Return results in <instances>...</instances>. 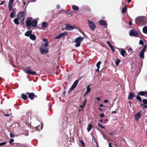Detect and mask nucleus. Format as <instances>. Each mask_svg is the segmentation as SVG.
Listing matches in <instances>:
<instances>
[{
    "instance_id": "34",
    "label": "nucleus",
    "mask_w": 147,
    "mask_h": 147,
    "mask_svg": "<svg viewBox=\"0 0 147 147\" xmlns=\"http://www.w3.org/2000/svg\"><path fill=\"white\" fill-rule=\"evenodd\" d=\"M136 99H137V100H138L140 102H141V98L139 95H137L136 97Z\"/></svg>"
},
{
    "instance_id": "2",
    "label": "nucleus",
    "mask_w": 147,
    "mask_h": 147,
    "mask_svg": "<svg viewBox=\"0 0 147 147\" xmlns=\"http://www.w3.org/2000/svg\"><path fill=\"white\" fill-rule=\"evenodd\" d=\"M84 39V38L82 36H80L76 38L74 42L76 43L75 45L76 47H79L80 46L81 42H82Z\"/></svg>"
},
{
    "instance_id": "50",
    "label": "nucleus",
    "mask_w": 147,
    "mask_h": 147,
    "mask_svg": "<svg viewBox=\"0 0 147 147\" xmlns=\"http://www.w3.org/2000/svg\"><path fill=\"white\" fill-rule=\"evenodd\" d=\"M107 44L110 47V46H111V45H112L110 42L109 41H107Z\"/></svg>"
},
{
    "instance_id": "51",
    "label": "nucleus",
    "mask_w": 147,
    "mask_h": 147,
    "mask_svg": "<svg viewBox=\"0 0 147 147\" xmlns=\"http://www.w3.org/2000/svg\"><path fill=\"white\" fill-rule=\"evenodd\" d=\"M141 105L142 106H143V107H144L145 108L147 109V106H146V105L144 104H141Z\"/></svg>"
},
{
    "instance_id": "40",
    "label": "nucleus",
    "mask_w": 147,
    "mask_h": 147,
    "mask_svg": "<svg viewBox=\"0 0 147 147\" xmlns=\"http://www.w3.org/2000/svg\"><path fill=\"white\" fill-rule=\"evenodd\" d=\"M80 142L81 143V144L83 146V147H85V145L84 143V142L83 141L81 140H80Z\"/></svg>"
},
{
    "instance_id": "19",
    "label": "nucleus",
    "mask_w": 147,
    "mask_h": 147,
    "mask_svg": "<svg viewBox=\"0 0 147 147\" xmlns=\"http://www.w3.org/2000/svg\"><path fill=\"white\" fill-rule=\"evenodd\" d=\"M32 31L31 30L28 31L25 33V35L26 36L30 37V35L32 34Z\"/></svg>"
},
{
    "instance_id": "14",
    "label": "nucleus",
    "mask_w": 147,
    "mask_h": 147,
    "mask_svg": "<svg viewBox=\"0 0 147 147\" xmlns=\"http://www.w3.org/2000/svg\"><path fill=\"white\" fill-rule=\"evenodd\" d=\"M125 49L128 51V53L129 55L132 54V48L129 46L126 47Z\"/></svg>"
},
{
    "instance_id": "35",
    "label": "nucleus",
    "mask_w": 147,
    "mask_h": 147,
    "mask_svg": "<svg viewBox=\"0 0 147 147\" xmlns=\"http://www.w3.org/2000/svg\"><path fill=\"white\" fill-rule=\"evenodd\" d=\"M120 61L119 59H117L115 62V65L117 66L119 65Z\"/></svg>"
},
{
    "instance_id": "53",
    "label": "nucleus",
    "mask_w": 147,
    "mask_h": 147,
    "mask_svg": "<svg viewBox=\"0 0 147 147\" xmlns=\"http://www.w3.org/2000/svg\"><path fill=\"white\" fill-rule=\"evenodd\" d=\"M4 115L6 117H8L10 115L9 114H4Z\"/></svg>"
},
{
    "instance_id": "8",
    "label": "nucleus",
    "mask_w": 147,
    "mask_h": 147,
    "mask_svg": "<svg viewBox=\"0 0 147 147\" xmlns=\"http://www.w3.org/2000/svg\"><path fill=\"white\" fill-rule=\"evenodd\" d=\"M40 52L42 54L47 53L48 52V51L47 48L45 49L42 47L40 48Z\"/></svg>"
},
{
    "instance_id": "24",
    "label": "nucleus",
    "mask_w": 147,
    "mask_h": 147,
    "mask_svg": "<svg viewBox=\"0 0 147 147\" xmlns=\"http://www.w3.org/2000/svg\"><path fill=\"white\" fill-rule=\"evenodd\" d=\"M32 40H35L36 39L35 35L34 34H32L29 37Z\"/></svg>"
},
{
    "instance_id": "46",
    "label": "nucleus",
    "mask_w": 147,
    "mask_h": 147,
    "mask_svg": "<svg viewBox=\"0 0 147 147\" xmlns=\"http://www.w3.org/2000/svg\"><path fill=\"white\" fill-rule=\"evenodd\" d=\"M10 137L11 138H13L14 137V135L11 133L10 134Z\"/></svg>"
},
{
    "instance_id": "1",
    "label": "nucleus",
    "mask_w": 147,
    "mask_h": 147,
    "mask_svg": "<svg viewBox=\"0 0 147 147\" xmlns=\"http://www.w3.org/2000/svg\"><path fill=\"white\" fill-rule=\"evenodd\" d=\"M135 22L138 26H143L146 24L147 23V19L144 16L138 17L135 19Z\"/></svg>"
},
{
    "instance_id": "20",
    "label": "nucleus",
    "mask_w": 147,
    "mask_h": 147,
    "mask_svg": "<svg viewBox=\"0 0 147 147\" xmlns=\"http://www.w3.org/2000/svg\"><path fill=\"white\" fill-rule=\"evenodd\" d=\"M72 8L74 11L78 10L79 9V7L75 5H73L72 6Z\"/></svg>"
},
{
    "instance_id": "61",
    "label": "nucleus",
    "mask_w": 147,
    "mask_h": 147,
    "mask_svg": "<svg viewBox=\"0 0 147 147\" xmlns=\"http://www.w3.org/2000/svg\"><path fill=\"white\" fill-rule=\"evenodd\" d=\"M112 113H117V111H112Z\"/></svg>"
},
{
    "instance_id": "42",
    "label": "nucleus",
    "mask_w": 147,
    "mask_h": 147,
    "mask_svg": "<svg viewBox=\"0 0 147 147\" xmlns=\"http://www.w3.org/2000/svg\"><path fill=\"white\" fill-rule=\"evenodd\" d=\"M139 44L140 45H142V46H143V45H144V42H143V41L142 40H140L139 41Z\"/></svg>"
},
{
    "instance_id": "21",
    "label": "nucleus",
    "mask_w": 147,
    "mask_h": 147,
    "mask_svg": "<svg viewBox=\"0 0 147 147\" xmlns=\"http://www.w3.org/2000/svg\"><path fill=\"white\" fill-rule=\"evenodd\" d=\"M145 51H143V50H141L140 54V58L142 59H144V54Z\"/></svg>"
},
{
    "instance_id": "32",
    "label": "nucleus",
    "mask_w": 147,
    "mask_h": 147,
    "mask_svg": "<svg viewBox=\"0 0 147 147\" xmlns=\"http://www.w3.org/2000/svg\"><path fill=\"white\" fill-rule=\"evenodd\" d=\"M127 7L126 6H125L122 9V12L123 13H124L127 11Z\"/></svg>"
},
{
    "instance_id": "38",
    "label": "nucleus",
    "mask_w": 147,
    "mask_h": 147,
    "mask_svg": "<svg viewBox=\"0 0 147 147\" xmlns=\"http://www.w3.org/2000/svg\"><path fill=\"white\" fill-rule=\"evenodd\" d=\"M14 0H9V2L8 5H12V4Z\"/></svg>"
},
{
    "instance_id": "9",
    "label": "nucleus",
    "mask_w": 147,
    "mask_h": 147,
    "mask_svg": "<svg viewBox=\"0 0 147 147\" xmlns=\"http://www.w3.org/2000/svg\"><path fill=\"white\" fill-rule=\"evenodd\" d=\"M138 35V32L135 30H131L129 33L130 36H137Z\"/></svg>"
},
{
    "instance_id": "45",
    "label": "nucleus",
    "mask_w": 147,
    "mask_h": 147,
    "mask_svg": "<svg viewBox=\"0 0 147 147\" xmlns=\"http://www.w3.org/2000/svg\"><path fill=\"white\" fill-rule=\"evenodd\" d=\"M146 45H144L143 48V49L141 50H143V51H144L146 52Z\"/></svg>"
},
{
    "instance_id": "11",
    "label": "nucleus",
    "mask_w": 147,
    "mask_h": 147,
    "mask_svg": "<svg viewBox=\"0 0 147 147\" xmlns=\"http://www.w3.org/2000/svg\"><path fill=\"white\" fill-rule=\"evenodd\" d=\"M32 18H28L26 22V25L28 26H30L31 25Z\"/></svg>"
},
{
    "instance_id": "3",
    "label": "nucleus",
    "mask_w": 147,
    "mask_h": 147,
    "mask_svg": "<svg viewBox=\"0 0 147 147\" xmlns=\"http://www.w3.org/2000/svg\"><path fill=\"white\" fill-rule=\"evenodd\" d=\"M25 14L24 11L19 12L17 15V17L22 22H23L25 19Z\"/></svg>"
},
{
    "instance_id": "12",
    "label": "nucleus",
    "mask_w": 147,
    "mask_h": 147,
    "mask_svg": "<svg viewBox=\"0 0 147 147\" xmlns=\"http://www.w3.org/2000/svg\"><path fill=\"white\" fill-rule=\"evenodd\" d=\"M16 9H13L12 10V11L10 14V17L13 18H14V16L16 15Z\"/></svg>"
},
{
    "instance_id": "57",
    "label": "nucleus",
    "mask_w": 147,
    "mask_h": 147,
    "mask_svg": "<svg viewBox=\"0 0 147 147\" xmlns=\"http://www.w3.org/2000/svg\"><path fill=\"white\" fill-rule=\"evenodd\" d=\"M4 2H5L4 1H2V2L1 3H0V5H3L4 4Z\"/></svg>"
},
{
    "instance_id": "37",
    "label": "nucleus",
    "mask_w": 147,
    "mask_h": 147,
    "mask_svg": "<svg viewBox=\"0 0 147 147\" xmlns=\"http://www.w3.org/2000/svg\"><path fill=\"white\" fill-rule=\"evenodd\" d=\"M101 62L99 61H98L96 64V66L97 68H99L100 65L101 64Z\"/></svg>"
},
{
    "instance_id": "13",
    "label": "nucleus",
    "mask_w": 147,
    "mask_h": 147,
    "mask_svg": "<svg viewBox=\"0 0 147 147\" xmlns=\"http://www.w3.org/2000/svg\"><path fill=\"white\" fill-rule=\"evenodd\" d=\"M42 41L45 42V44H42L41 45V46L42 47H46L48 45V43L47 42V39L45 38L43 39L42 40Z\"/></svg>"
},
{
    "instance_id": "48",
    "label": "nucleus",
    "mask_w": 147,
    "mask_h": 147,
    "mask_svg": "<svg viewBox=\"0 0 147 147\" xmlns=\"http://www.w3.org/2000/svg\"><path fill=\"white\" fill-rule=\"evenodd\" d=\"M109 47L111 48V49L112 50V51L113 52H114V50L115 49H114V47H113V46L111 45V46H110Z\"/></svg>"
},
{
    "instance_id": "56",
    "label": "nucleus",
    "mask_w": 147,
    "mask_h": 147,
    "mask_svg": "<svg viewBox=\"0 0 147 147\" xmlns=\"http://www.w3.org/2000/svg\"><path fill=\"white\" fill-rule=\"evenodd\" d=\"M23 134L25 135V136H28V134L27 133H24V134Z\"/></svg>"
},
{
    "instance_id": "59",
    "label": "nucleus",
    "mask_w": 147,
    "mask_h": 147,
    "mask_svg": "<svg viewBox=\"0 0 147 147\" xmlns=\"http://www.w3.org/2000/svg\"><path fill=\"white\" fill-rule=\"evenodd\" d=\"M65 94V91H64L63 93V96L64 97Z\"/></svg>"
},
{
    "instance_id": "22",
    "label": "nucleus",
    "mask_w": 147,
    "mask_h": 147,
    "mask_svg": "<svg viewBox=\"0 0 147 147\" xmlns=\"http://www.w3.org/2000/svg\"><path fill=\"white\" fill-rule=\"evenodd\" d=\"M37 24V22L36 21H33L32 22L31 26L34 27H36Z\"/></svg>"
},
{
    "instance_id": "31",
    "label": "nucleus",
    "mask_w": 147,
    "mask_h": 147,
    "mask_svg": "<svg viewBox=\"0 0 147 147\" xmlns=\"http://www.w3.org/2000/svg\"><path fill=\"white\" fill-rule=\"evenodd\" d=\"M42 26L43 28H46L47 26V24L46 22H43L42 24Z\"/></svg>"
},
{
    "instance_id": "41",
    "label": "nucleus",
    "mask_w": 147,
    "mask_h": 147,
    "mask_svg": "<svg viewBox=\"0 0 147 147\" xmlns=\"http://www.w3.org/2000/svg\"><path fill=\"white\" fill-rule=\"evenodd\" d=\"M40 123L41 124V128H40V129H38V127H39V126H37L36 127V129L37 130H38V129L39 130H41L42 128V127H43V124H42V123Z\"/></svg>"
},
{
    "instance_id": "4",
    "label": "nucleus",
    "mask_w": 147,
    "mask_h": 147,
    "mask_svg": "<svg viewBox=\"0 0 147 147\" xmlns=\"http://www.w3.org/2000/svg\"><path fill=\"white\" fill-rule=\"evenodd\" d=\"M88 25L92 31H94L95 29L96 25L95 23L91 20H88Z\"/></svg>"
},
{
    "instance_id": "17",
    "label": "nucleus",
    "mask_w": 147,
    "mask_h": 147,
    "mask_svg": "<svg viewBox=\"0 0 147 147\" xmlns=\"http://www.w3.org/2000/svg\"><path fill=\"white\" fill-rule=\"evenodd\" d=\"M34 97L35 95L34 93L31 92L29 93L28 97L30 99L33 100Z\"/></svg>"
},
{
    "instance_id": "64",
    "label": "nucleus",
    "mask_w": 147,
    "mask_h": 147,
    "mask_svg": "<svg viewBox=\"0 0 147 147\" xmlns=\"http://www.w3.org/2000/svg\"><path fill=\"white\" fill-rule=\"evenodd\" d=\"M99 106L102 107H104V106L102 104H101L99 105Z\"/></svg>"
},
{
    "instance_id": "62",
    "label": "nucleus",
    "mask_w": 147,
    "mask_h": 147,
    "mask_svg": "<svg viewBox=\"0 0 147 147\" xmlns=\"http://www.w3.org/2000/svg\"><path fill=\"white\" fill-rule=\"evenodd\" d=\"M96 99L98 101H100V98L99 97H97Z\"/></svg>"
},
{
    "instance_id": "55",
    "label": "nucleus",
    "mask_w": 147,
    "mask_h": 147,
    "mask_svg": "<svg viewBox=\"0 0 147 147\" xmlns=\"http://www.w3.org/2000/svg\"><path fill=\"white\" fill-rule=\"evenodd\" d=\"M56 7L57 9H59L60 7V6L59 5H57Z\"/></svg>"
},
{
    "instance_id": "10",
    "label": "nucleus",
    "mask_w": 147,
    "mask_h": 147,
    "mask_svg": "<svg viewBox=\"0 0 147 147\" xmlns=\"http://www.w3.org/2000/svg\"><path fill=\"white\" fill-rule=\"evenodd\" d=\"M65 29L68 30H73L75 28L73 26H70L68 24H66L65 25Z\"/></svg>"
},
{
    "instance_id": "15",
    "label": "nucleus",
    "mask_w": 147,
    "mask_h": 147,
    "mask_svg": "<svg viewBox=\"0 0 147 147\" xmlns=\"http://www.w3.org/2000/svg\"><path fill=\"white\" fill-rule=\"evenodd\" d=\"M139 94L141 96H144L146 97H147V92L141 91L139 92Z\"/></svg>"
},
{
    "instance_id": "39",
    "label": "nucleus",
    "mask_w": 147,
    "mask_h": 147,
    "mask_svg": "<svg viewBox=\"0 0 147 147\" xmlns=\"http://www.w3.org/2000/svg\"><path fill=\"white\" fill-rule=\"evenodd\" d=\"M142 101L144 103L147 105V99H144L142 100Z\"/></svg>"
},
{
    "instance_id": "5",
    "label": "nucleus",
    "mask_w": 147,
    "mask_h": 147,
    "mask_svg": "<svg viewBox=\"0 0 147 147\" xmlns=\"http://www.w3.org/2000/svg\"><path fill=\"white\" fill-rule=\"evenodd\" d=\"M31 68L30 67H28L27 69H25L24 70L25 73L27 74H30L32 75L36 74V72L35 71H30Z\"/></svg>"
},
{
    "instance_id": "58",
    "label": "nucleus",
    "mask_w": 147,
    "mask_h": 147,
    "mask_svg": "<svg viewBox=\"0 0 147 147\" xmlns=\"http://www.w3.org/2000/svg\"><path fill=\"white\" fill-rule=\"evenodd\" d=\"M129 24L130 25H132V22L131 21H130V22H129Z\"/></svg>"
},
{
    "instance_id": "43",
    "label": "nucleus",
    "mask_w": 147,
    "mask_h": 147,
    "mask_svg": "<svg viewBox=\"0 0 147 147\" xmlns=\"http://www.w3.org/2000/svg\"><path fill=\"white\" fill-rule=\"evenodd\" d=\"M98 126H99V127H100L101 128H102V129H105V127L102 125L101 124H100V123H98Z\"/></svg>"
},
{
    "instance_id": "23",
    "label": "nucleus",
    "mask_w": 147,
    "mask_h": 147,
    "mask_svg": "<svg viewBox=\"0 0 147 147\" xmlns=\"http://www.w3.org/2000/svg\"><path fill=\"white\" fill-rule=\"evenodd\" d=\"M99 24L102 26H105V22L104 20H100L99 22Z\"/></svg>"
},
{
    "instance_id": "25",
    "label": "nucleus",
    "mask_w": 147,
    "mask_h": 147,
    "mask_svg": "<svg viewBox=\"0 0 147 147\" xmlns=\"http://www.w3.org/2000/svg\"><path fill=\"white\" fill-rule=\"evenodd\" d=\"M92 127V126L91 124L90 123L88 125V127L87 129V131L88 132H89L91 130Z\"/></svg>"
},
{
    "instance_id": "44",
    "label": "nucleus",
    "mask_w": 147,
    "mask_h": 147,
    "mask_svg": "<svg viewBox=\"0 0 147 147\" xmlns=\"http://www.w3.org/2000/svg\"><path fill=\"white\" fill-rule=\"evenodd\" d=\"M14 142V140L13 139H11L9 141V143L10 144H11Z\"/></svg>"
},
{
    "instance_id": "26",
    "label": "nucleus",
    "mask_w": 147,
    "mask_h": 147,
    "mask_svg": "<svg viewBox=\"0 0 147 147\" xmlns=\"http://www.w3.org/2000/svg\"><path fill=\"white\" fill-rule=\"evenodd\" d=\"M19 19L17 17V18H15L13 20V22L16 25H18L19 24V22L18 21Z\"/></svg>"
},
{
    "instance_id": "47",
    "label": "nucleus",
    "mask_w": 147,
    "mask_h": 147,
    "mask_svg": "<svg viewBox=\"0 0 147 147\" xmlns=\"http://www.w3.org/2000/svg\"><path fill=\"white\" fill-rule=\"evenodd\" d=\"M6 142H3L0 143V146H2L5 144Z\"/></svg>"
},
{
    "instance_id": "63",
    "label": "nucleus",
    "mask_w": 147,
    "mask_h": 147,
    "mask_svg": "<svg viewBox=\"0 0 147 147\" xmlns=\"http://www.w3.org/2000/svg\"><path fill=\"white\" fill-rule=\"evenodd\" d=\"M109 147H113L111 146V144L110 143H109Z\"/></svg>"
},
{
    "instance_id": "54",
    "label": "nucleus",
    "mask_w": 147,
    "mask_h": 147,
    "mask_svg": "<svg viewBox=\"0 0 147 147\" xmlns=\"http://www.w3.org/2000/svg\"><path fill=\"white\" fill-rule=\"evenodd\" d=\"M102 136H103V137L105 139V140H106L107 139H106V137H105V135H104V134H103V133H102Z\"/></svg>"
},
{
    "instance_id": "52",
    "label": "nucleus",
    "mask_w": 147,
    "mask_h": 147,
    "mask_svg": "<svg viewBox=\"0 0 147 147\" xmlns=\"http://www.w3.org/2000/svg\"><path fill=\"white\" fill-rule=\"evenodd\" d=\"M104 102L105 103H107L108 102V100H105L104 101Z\"/></svg>"
},
{
    "instance_id": "6",
    "label": "nucleus",
    "mask_w": 147,
    "mask_h": 147,
    "mask_svg": "<svg viewBox=\"0 0 147 147\" xmlns=\"http://www.w3.org/2000/svg\"><path fill=\"white\" fill-rule=\"evenodd\" d=\"M67 32H65L62 33L60 34L59 35L55 37V39H59L67 35Z\"/></svg>"
},
{
    "instance_id": "29",
    "label": "nucleus",
    "mask_w": 147,
    "mask_h": 147,
    "mask_svg": "<svg viewBox=\"0 0 147 147\" xmlns=\"http://www.w3.org/2000/svg\"><path fill=\"white\" fill-rule=\"evenodd\" d=\"M125 51L123 49H121L120 51V54H121L123 57H124L125 56Z\"/></svg>"
},
{
    "instance_id": "33",
    "label": "nucleus",
    "mask_w": 147,
    "mask_h": 147,
    "mask_svg": "<svg viewBox=\"0 0 147 147\" xmlns=\"http://www.w3.org/2000/svg\"><path fill=\"white\" fill-rule=\"evenodd\" d=\"M87 100L86 99H85L83 102V105H81L80 107L82 108H84L85 106Z\"/></svg>"
},
{
    "instance_id": "27",
    "label": "nucleus",
    "mask_w": 147,
    "mask_h": 147,
    "mask_svg": "<svg viewBox=\"0 0 147 147\" xmlns=\"http://www.w3.org/2000/svg\"><path fill=\"white\" fill-rule=\"evenodd\" d=\"M90 85L87 86L86 91L85 92V94H87L90 92L91 90V88H90Z\"/></svg>"
},
{
    "instance_id": "28",
    "label": "nucleus",
    "mask_w": 147,
    "mask_h": 147,
    "mask_svg": "<svg viewBox=\"0 0 147 147\" xmlns=\"http://www.w3.org/2000/svg\"><path fill=\"white\" fill-rule=\"evenodd\" d=\"M22 98L24 100H26L27 98V96L24 94H22L21 95Z\"/></svg>"
},
{
    "instance_id": "16",
    "label": "nucleus",
    "mask_w": 147,
    "mask_h": 147,
    "mask_svg": "<svg viewBox=\"0 0 147 147\" xmlns=\"http://www.w3.org/2000/svg\"><path fill=\"white\" fill-rule=\"evenodd\" d=\"M141 114L140 112H138L134 115L135 118L136 119L138 120L140 117Z\"/></svg>"
},
{
    "instance_id": "36",
    "label": "nucleus",
    "mask_w": 147,
    "mask_h": 147,
    "mask_svg": "<svg viewBox=\"0 0 147 147\" xmlns=\"http://www.w3.org/2000/svg\"><path fill=\"white\" fill-rule=\"evenodd\" d=\"M8 9L9 11H11L12 9V5H8Z\"/></svg>"
},
{
    "instance_id": "18",
    "label": "nucleus",
    "mask_w": 147,
    "mask_h": 147,
    "mask_svg": "<svg viewBox=\"0 0 147 147\" xmlns=\"http://www.w3.org/2000/svg\"><path fill=\"white\" fill-rule=\"evenodd\" d=\"M134 96H135L134 94L133 93L131 92L129 93L128 98L129 99L131 100L133 98H134Z\"/></svg>"
},
{
    "instance_id": "60",
    "label": "nucleus",
    "mask_w": 147,
    "mask_h": 147,
    "mask_svg": "<svg viewBox=\"0 0 147 147\" xmlns=\"http://www.w3.org/2000/svg\"><path fill=\"white\" fill-rule=\"evenodd\" d=\"M36 0H31L30 2H35Z\"/></svg>"
},
{
    "instance_id": "30",
    "label": "nucleus",
    "mask_w": 147,
    "mask_h": 147,
    "mask_svg": "<svg viewBox=\"0 0 147 147\" xmlns=\"http://www.w3.org/2000/svg\"><path fill=\"white\" fill-rule=\"evenodd\" d=\"M143 32L144 33H147V26H146L144 27L143 28Z\"/></svg>"
},
{
    "instance_id": "7",
    "label": "nucleus",
    "mask_w": 147,
    "mask_h": 147,
    "mask_svg": "<svg viewBox=\"0 0 147 147\" xmlns=\"http://www.w3.org/2000/svg\"><path fill=\"white\" fill-rule=\"evenodd\" d=\"M79 82V80H76L74 82L73 84H72L71 87V88L70 90H74L77 86Z\"/></svg>"
},
{
    "instance_id": "49",
    "label": "nucleus",
    "mask_w": 147,
    "mask_h": 147,
    "mask_svg": "<svg viewBox=\"0 0 147 147\" xmlns=\"http://www.w3.org/2000/svg\"><path fill=\"white\" fill-rule=\"evenodd\" d=\"M105 116V115L103 114H100V117L101 118H103V117Z\"/></svg>"
}]
</instances>
